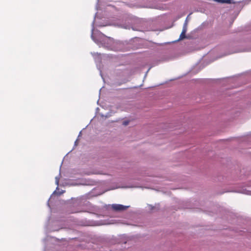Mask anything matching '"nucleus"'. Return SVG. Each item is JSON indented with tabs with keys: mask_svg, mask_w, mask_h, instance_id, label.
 Listing matches in <instances>:
<instances>
[{
	"mask_svg": "<svg viewBox=\"0 0 251 251\" xmlns=\"http://www.w3.org/2000/svg\"><path fill=\"white\" fill-rule=\"evenodd\" d=\"M94 21L92 23V29L91 30V38L98 45L106 48L108 49H112V45L114 43L113 39L105 36L101 33H98V35L94 33Z\"/></svg>",
	"mask_w": 251,
	"mask_h": 251,
	"instance_id": "1",
	"label": "nucleus"
},
{
	"mask_svg": "<svg viewBox=\"0 0 251 251\" xmlns=\"http://www.w3.org/2000/svg\"><path fill=\"white\" fill-rule=\"evenodd\" d=\"M129 207V206H125L119 204H113L112 205V208L115 211H124Z\"/></svg>",
	"mask_w": 251,
	"mask_h": 251,
	"instance_id": "2",
	"label": "nucleus"
},
{
	"mask_svg": "<svg viewBox=\"0 0 251 251\" xmlns=\"http://www.w3.org/2000/svg\"><path fill=\"white\" fill-rule=\"evenodd\" d=\"M215 1L222 3H231L232 0H215Z\"/></svg>",
	"mask_w": 251,
	"mask_h": 251,
	"instance_id": "3",
	"label": "nucleus"
},
{
	"mask_svg": "<svg viewBox=\"0 0 251 251\" xmlns=\"http://www.w3.org/2000/svg\"><path fill=\"white\" fill-rule=\"evenodd\" d=\"M185 34H186L185 32L182 31L179 36L178 40H183V39H185L186 38Z\"/></svg>",
	"mask_w": 251,
	"mask_h": 251,
	"instance_id": "4",
	"label": "nucleus"
},
{
	"mask_svg": "<svg viewBox=\"0 0 251 251\" xmlns=\"http://www.w3.org/2000/svg\"><path fill=\"white\" fill-rule=\"evenodd\" d=\"M187 30V26H186V24H185V25H183V28H182V31L186 32Z\"/></svg>",
	"mask_w": 251,
	"mask_h": 251,
	"instance_id": "5",
	"label": "nucleus"
},
{
	"mask_svg": "<svg viewBox=\"0 0 251 251\" xmlns=\"http://www.w3.org/2000/svg\"><path fill=\"white\" fill-rule=\"evenodd\" d=\"M59 181V177L58 176L55 177V183L57 185H58Z\"/></svg>",
	"mask_w": 251,
	"mask_h": 251,
	"instance_id": "6",
	"label": "nucleus"
},
{
	"mask_svg": "<svg viewBox=\"0 0 251 251\" xmlns=\"http://www.w3.org/2000/svg\"><path fill=\"white\" fill-rule=\"evenodd\" d=\"M129 123V122L128 121H126L123 122V125L124 126H127Z\"/></svg>",
	"mask_w": 251,
	"mask_h": 251,
	"instance_id": "7",
	"label": "nucleus"
},
{
	"mask_svg": "<svg viewBox=\"0 0 251 251\" xmlns=\"http://www.w3.org/2000/svg\"><path fill=\"white\" fill-rule=\"evenodd\" d=\"M185 24H186V26H187V24H188L187 18L185 20L183 25H185Z\"/></svg>",
	"mask_w": 251,
	"mask_h": 251,
	"instance_id": "8",
	"label": "nucleus"
},
{
	"mask_svg": "<svg viewBox=\"0 0 251 251\" xmlns=\"http://www.w3.org/2000/svg\"><path fill=\"white\" fill-rule=\"evenodd\" d=\"M85 184H86V185H90L91 184L90 183H85Z\"/></svg>",
	"mask_w": 251,
	"mask_h": 251,
	"instance_id": "9",
	"label": "nucleus"
},
{
	"mask_svg": "<svg viewBox=\"0 0 251 251\" xmlns=\"http://www.w3.org/2000/svg\"><path fill=\"white\" fill-rule=\"evenodd\" d=\"M76 142H77V140H76V141H75V145H76Z\"/></svg>",
	"mask_w": 251,
	"mask_h": 251,
	"instance_id": "10",
	"label": "nucleus"
},
{
	"mask_svg": "<svg viewBox=\"0 0 251 251\" xmlns=\"http://www.w3.org/2000/svg\"><path fill=\"white\" fill-rule=\"evenodd\" d=\"M96 54H98V53H94L93 54V55H95Z\"/></svg>",
	"mask_w": 251,
	"mask_h": 251,
	"instance_id": "11",
	"label": "nucleus"
},
{
	"mask_svg": "<svg viewBox=\"0 0 251 251\" xmlns=\"http://www.w3.org/2000/svg\"><path fill=\"white\" fill-rule=\"evenodd\" d=\"M80 134H81V132H79V136H80Z\"/></svg>",
	"mask_w": 251,
	"mask_h": 251,
	"instance_id": "12",
	"label": "nucleus"
},
{
	"mask_svg": "<svg viewBox=\"0 0 251 251\" xmlns=\"http://www.w3.org/2000/svg\"><path fill=\"white\" fill-rule=\"evenodd\" d=\"M55 192H56V191H54V192H53V194L55 193Z\"/></svg>",
	"mask_w": 251,
	"mask_h": 251,
	"instance_id": "13",
	"label": "nucleus"
}]
</instances>
